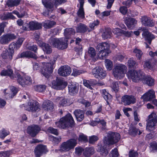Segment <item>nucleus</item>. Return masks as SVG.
Wrapping results in <instances>:
<instances>
[{
	"label": "nucleus",
	"mask_w": 157,
	"mask_h": 157,
	"mask_svg": "<svg viewBox=\"0 0 157 157\" xmlns=\"http://www.w3.org/2000/svg\"><path fill=\"white\" fill-rule=\"evenodd\" d=\"M74 121L71 115L68 113L65 116L61 118L58 122H56L55 124L57 127L64 129L69 126H72Z\"/></svg>",
	"instance_id": "1"
},
{
	"label": "nucleus",
	"mask_w": 157,
	"mask_h": 157,
	"mask_svg": "<svg viewBox=\"0 0 157 157\" xmlns=\"http://www.w3.org/2000/svg\"><path fill=\"white\" fill-rule=\"evenodd\" d=\"M127 70V67L125 65L119 63L115 66L113 69V74L115 78L121 79L124 77Z\"/></svg>",
	"instance_id": "2"
},
{
	"label": "nucleus",
	"mask_w": 157,
	"mask_h": 157,
	"mask_svg": "<svg viewBox=\"0 0 157 157\" xmlns=\"http://www.w3.org/2000/svg\"><path fill=\"white\" fill-rule=\"evenodd\" d=\"M67 40L65 38H52L50 40V44L53 47L61 50L67 47Z\"/></svg>",
	"instance_id": "3"
},
{
	"label": "nucleus",
	"mask_w": 157,
	"mask_h": 157,
	"mask_svg": "<svg viewBox=\"0 0 157 157\" xmlns=\"http://www.w3.org/2000/svg\"><path fill=\"white\" fill-rule=\"evenodd\" d=\"M145 74L140 71H129L127 73V75L129 80L133 82H137L142 81L144 77Z\"/></svg>",
	"instance_id": "4"
},
{
	"label": "nucleus",
	"mask_w": 157,
	"mask_h": 157,
	"mask_svg": "<svg viewBox=\"0 0 157 157\" xmlns=\"http://www.w3.org/2000/svg\"><path fill=\"white\" fill-rule=\"evenodd\" d=\"M120 139V135L118 133L109 132L107 134V137H105L103 141L105 144L112 145L118 142Z\"/></svg>",
	"instance_id": "5"
},
{
	"label": "nucleus",
	"mask_w": 157,
	"mask_h": 157,
	"mask_svg": "<svg viewBox=\"0 0 157 157\" xmlns=\"http://www.w3.org/2000/svg\"><path fill=\"white\" fill-rule=\"evenodd\" d=\"M77 137L75 138L71 139L63 142L60 146L59 150L66 152L73 149L77 144Z\"/></svg>",
	"instance_id": "6"
},
{
	"label": "nucleus",
	"mask_w": 157,
	"mask_h": 157,
	"mask_svg": "<svg viewBox=\"0 0 157 157\" xmlns=\"http://www.w3.org/2000/svg\"><path fill=\"white\" fill-rule=\"evenodd\" d=\"M54 59L51 60L49 63H43V67L41 71V74L46 78H48L50 77L49 74L52 72L54 69L53 66L55 63Z\"/></svg>",
	"instance_id": "7"
},
{
	"label": "nucleus",
	"mask_w": 157,
	"mask_h": 157,
	"mask_svg": "<svg viewBox=\"0 0 157 157\" xmlns=\"http://www.w3.org/2000/svg\"><path fill=\"white\" fill-rule=\"evenodd\" d=\"M39 103L36 101L30 100L25 105L24 104L20 105L21 108H24L25 110L32 112L38 111L40 110Z\"/></svg>",
	"instance_id": "8"
},
{
	"label": "nucleus",
	"mask_w": 157,
	"mask_h": 157,
	"mask_svg": "<svg viewBox=\"0 0 157 157\" xmlns=\"http://www.w3.org/2000/svg\"><path fill=\"white\" fill-rule=\"evenodd\" d=\"M147 122L146 127L147 130L151 132L154 130L157 124V114L154 112L152 113L148 116Z\"/></svg>",
	"instance_id": "9"
},
{
	"label": "nucleus",
	"mask_w": 157,
	"mask_h": 157,
	"mask_svg": "<svg viewBox=\"0 0 157 157\" xmlns=\"http://www.w3.org/2000/svg\"><path fill=\"white\" fill-rule=\"evenodd\" d=\"M16 75L18 82L22 86H25L31 84V78L29 76L25 75H21L20 74H17Z\"/></svg>",
	"instance_id": "10"
},
{
	"label": "nucleus",
	"mask_w": 157,
	"mask_h": 157,
	"mask_svg": "<svg viewBox=\"0 0 157 157\" xmlns=\"http://www.w3.org/2000/svg\"><path fill=\"white\" fill-rule=\"evenodd\" d=\"M42 25L41 24L36 21H31L29 24L25 23L22 26L23 29L24 30H37L41 28Z\"/></svg>",
	"instance_id": "11"
},
{
	"label": "nucleus",
	"mask_w": 157,
	"mask_h": 157,
	"mask_svg": "<svg viewBox=\"0 0 157 157\" xmlns=\"http://www.w3.org/2000/svg\"><path fill=\"white\" fill-rule=\"evenodd\" d=\"M34 35L36 39V40L37 44L40 46L42 47L44 52L47 54L51 53L52 52V49L51 47L48 44L44 43L42 41L40 40H37L40 37L39 33H35Z\"/></svg>",
	"instance_id": "12"
},
{
	"label": "nucleus",
	"mask_w": 157,
	"mask_h": 157,
	"mask_svg": "<svg viewBox=\"0 0 157 157\" xmlns=\"http://www.w3.org/2000/svg\"><path fill=\"white\" fill-rule=\"evenodd\" d=\"M67 82L63 80L57 78L52 82L51 87L54 89L61 90L67 86Z\"/></svg>",
	"instance_id": "13"
},
{
	"label": "nucleus",
	"mask_w": 157,
	"mask_h": 157,
	"mask_svg": "<svg viewBox=\"0 0 157 157\" xmlns=\"http://www.w3.org/2000/svg\"><path fill=\"white\" fill-rule=\"evenodd\" d=\"M16 38V36L13 33H7L3 35L0 37V43L6 44L11 40H14Z\"/></svg>",
	"instance_id": "14"
},
{
	"label": "nucleus",
	"mask_w": 157,
	"mask_h": 157,
	"mask_svg": "<svg viewBox=\"0 0 157 157\" xmlns=\"http://www.w3.org/2000/svg\"><path fill=\"white\" fill-rule=\"evenodd\" d=\"M14 53V50L10 49L9 46L8 48H4L1 56L2 58L4 59L11 60L13 59Z\"/></svg>",
	"instance_id": "15"
},
{
	"label": "nucleus",
	"mask_w": 157,
	"mask_h": 157,
	"mask_svg": "<svg viewBox=\"0 0 157 157\" xmlns=\"http://www.w3.org/2000/svg\"><path fill=\"white\" fill-rule=\"evenodd\" d=\"M71 68L68 66L64 65L58 69L59 74L62 76H67L69 75L71 71Z\"/></svg>",
	"instance_id": "16"
},
{
	"label": "nucleus",
	"mask_w": 157,
	"mask_h": 157,
	"mask_svg": "<svg viewBox=\"0 0 157 157\" xmlns=\"http://www.w3.org/2000/svg\"><path fill=\"white\" fill-rule=\"evenodd\" d=\"M36 156L40 157L43 154L48 152L46 147L44 145L40 144L37 145L35 148L34 151Z\"/></svg>",
	"instance_id": "17"
},
{
	"label": "nucleus",
	"mask_w": 157,
	"mask_h": 157,
	"mask_svg": "<svg viewBox=\"0 0 157 157\" xmlns=\"http://www.w3.org/2000/svg\"><path fill=\"white\" fill-rule=\"evenodd\" d=\"M136 101V98L132 96L125 95L121 98V102L124 105H129L131 104H134Z\"/></svg>",
	"instance_id": "18"
},
{
	"label": "nucleus",
	"mask_w": 157,
	"mask_h": 157,
	"mask_svg": "<svg viewBox=\"0 0 157 157\" xmlns=\"http://www.w3.org/2000/svg\"><path fill=\"white\" fill-rule=\"evenodd\" d=\"M17 89L13 86H11L10 89H5L4 91L7 99L9 98H12L17 93Z\"/></svg>",
	"instance_id": "19"
},
{
	"label": "nucleus",
	"mask_w": 157,
	"mask_h": 157,
	"mask_svg": "<svg viewBox=\"0 0 157 157\" xmlns=\"http://www.w3.org/2000/svg\"><path fill=\"white\" fill-rule=\"evenodd\" d=\"M155 97L154 91L152 90H150L141 96V98L144 101H148Z\"/></svg>",
	"instance_id": "20"
},
{
	"label": "nucleus",
	"mask_w": 157,
	"mask_h": 157,
	"mask_svg": "<svg viewBox=\"0 0 157 157\" xmlns=\"http://www.w3.org/2000/svg\"><path fill=\"white\" fill-rule=\"evenodd\" d=\"M40 130V128L38 126L35 125L28 127L27 129L28 133L33 137L36 136Z\"/></svg>",
	"instance_id": "21"
},
{
	"label": "nucleus",
	"mask_w": 157,
	"mask_h": 157,
	"mask_svg": "<svg viewBox=\"0 0 157 157\" xmlns=\"http://www.w3.org/2000/svg\"><path fill=\"white\" fill-rule=\"evenodd\" d=\"M79 5H78V9L77 12V15L79 18L84 19L85 18V12L83 8L84 0H79Z\"/></svg>",
	"instance_id": "22"
},
{
	"label": "nucleus",
	"mask_w": 157,
	"mask_h": 157,
	"mask_svg": "<svg viewBox=\"0 0 157 157\" xmlns=\"http://www.w3.org/2000/svg\"><path fill=\"white\" fill-rule=\"evenodd\" d=\"M125 24L127 27L130 29H133L137 24V21L134 18H126L124 20Z\"/></svg>",
	"instance_id": "23"
},
{
	"label": "nucleus",
	"mask_w": 157,
	"mask_h": 157,
	"mask_svg": "<svg viewBox=\"0 0 157 157\" xmlns=\"http://www.w3.org/2000/svg\"><path fill=\"white\" fill-rule=\"evenodd\" d=\"M57 102L59 103V105L60 106H64L70 105L71 103L68 99H65L63 97L57 98L56 99Z\"/></svg>",
	"instance_id": "24"
},
{
	"label": "nucleus",
	"mask_w": 157,
	"mask_h": 157,
	"mask_svg": "<svg viewBox=\"0 0 157 157\" xmlns=\"http://www.w3.org/2000/svg\"><path fill=\"white\" fill-rule=\"evenodd\" d=\"M141 21L142 24L145 26L151 27L154 26V23L152 20L146 16H144L142 17Z\"/></svg>",
	"instance_id": "25"
},
{
	"label": "nucleus",
	"mask_w": 157,
	"mask_h": 157,
	"mask_svg": "<svg viewBox=\"0 0 157 157\" xmlns=\"http://www.w3.org/2000/svg\"><path fill=\"white\" fill-rule=\"evenodd\" d=\"M24 57L31 58L35 59H36L37 58V57L36 54H34L33 52L30 51L23 52L21 53L20 55H18L17 56V58H20Z\"/></svg>",
	"instance_id": "26"
},
{
	"label": "nucleus",
	"mask_w": 157,
	"mask_h": 157,
	"mask_svg": "<svg viewBox=\"0 0 157 157\" xmlns=\"http://www.w3.org/2000/svg\"><path fill=\"white\" fill-rule=\"evenodd\" d=\"M142 82L149 86H151L154 84V79L150 76H146L144 74V77L143 78Z\"/></svg>",
	"instance_id": "27"
},
{
	"label": "nucleus",
	"mask_w": 157,
	"mask_h": 157,
	"mask_svg": "<svg viewBox=\"0 0 157 157\" xmlns=\"http://www.w3.org/2000/svg\"><path fill=\"white\" fill-rule=\"evenodd\" d=\"M42 108L46 111L51 110L53 108V103L50 101L46 100L43 103Z\"/></svg>",
	"instance_id": "28"
},
{
	"label": "nucleus",
	"mask_w": 157,
	"mask_h": 157,
	"mask_svg": "<svg viewBox=\"0 0 157 157\" xmlns=\"http://www.w3.org/2000/svg\"><path fill=\"white\" fill-rule=\"evenodd\" d=\"M75 115L78 121H81L84 118V113L80 109L76 110L74 112Z\"/></svg>",
	"instance_id": "29"
},
{
	"label": "nucleus",
	"mask_w": 157,
	"mask_h": 157,
	"mask_svg": "<svg viewBox=\"0 0 157 157\" xmlns=\"http://www.w3.org/2000/svg\"><path fill=\"white\" fill-rule=\"evenodd\" d=\"M142 35L144 37L146 40L148 41V43L150 44H151V40L155 38L154 35L147 31H144Z\"/></svg>",
	"instance_id": "30"
},
{
	"label": "nucleus",
	"mask_w": 157,
	"mask_h": 157,
	"mask_svg": "<svg viewBox=\"0 0 157 157\" xmlns=\"http://www.w3.org/2000/svg\"><path fill=\"white\" fill-rule=\"evenodd\" d=\"M42 3L44 6L47 9L52 11L55 9L53 3L51 0H42Z\"/></svg>",
	"instance_id": "31"
},
{
	"label": "nucleus",
	"mask_w": 157,
	"mask_h": 157,
	"mask_svg": "<svg viewBox=\"0 0 157 157\" xmlns=\"http://www.w3.org/2000/svg\"><path fill=\"white\" fill-rule=\"evenodd\" d=\"M75 33V31L72 28H66L65 29L64 34L66 39L70 38L72 36H73Z\"/></svg>",
	"instance_id": "32"
},
{
	"label": "nucleus",
	"mask_w": 157,
	"mask_h": 157,
	"mask_svg": "<svg viewBox=\"0 0 157 157\" xmlns=\"http://www.w3.org/2000/svg\"><path fill=\"white\" fill-rule=\"evenodd\" d=\"M110 45L106 42H103L99 43L97 46V49L98 51L105 50L109 49Z\"/></svg>",
	"instance_id": "33"
},
{
	"label": "nucleus",
	"mask_w": 157,
	"mask_h": 157,
	"mask_svg": "<svg viewBox=\"0 0 157 157\" xmlns=\"http://www.w3.org/2000/svg\"><path fill=\"white\" fill-rule=\"evenodd\" d=\"M98 52V56L99 58L101 59H103L106 57L108 56L109 54L110 53V51L109 49L100 51Z\"/></svg>",
	"instance_id": "34"
},
{
	"label": "nucleus",
	"mask_w": 157,
	"mask_h": 157,
	"mask_svg": "<svg viewBox=\"0 0 157 157\" xmlns=\"http://www.w3.org/2000/svg\"><path fill=\"white\" fill-rule=\"evenodd\" d=\"M69 94L73 95L76 94L78 91V87L75 84H71L68 86Z\"/></svg>",
	"instance_id": "35"
},
{
	"label": "nucleus",
	"mask_w": 157,
	"mask_h": 157,
	"mask_svg": "<svg viewBox=\"0 0 157 157\" xmlns=\"http://www.w3.org/2000/svg\"><path fill=\"white\" fill-rule=\"evenodd\" d=\"M1 75L2 76H9L11 78H13V72L10 68H9L7 70H2L1 72Z\"/></svg>",
	"instance_id": "36"
},
{
	"label": "nucleus",
	"mask_w": 157,
	"mask_h": 157,
	"mask_svg": "<svg viewBox=\"0 0 157 157\" xmlns=\"http://www.w3.org/2000/svg\"><path fill=\"white\" fill-rule=\"evenodd\" d=\"M87 28L86 26L84 24L80 23L78 24L76 28V31L78 33H84L86 32Z\"/></svg>",
	"instance_id": "37"
},
{
	"label": "nucleus",
	"mask_w": 157,
	"mask_h": 157,
	"mask_svg": "<svg viewBox=\"0 0 157 157\" xmlns=\"http://www.w3.org/2000/svg\"><path fill=\"white\" fill-rule=\"evenodd\" d=\"M83 84L85 86L90 89L92 90L93 88L92 86L94 85V81L92 79L90 80H84Z\"/></svg>",
	"instance_id": "38"
},
{
	"label": "nucleus",
	"mask_w": 157,
	"mask_h": 157,
	"mask_svg": "<svg viewBox=\"0 0 157 157\" xmlns=\"http://www.w3.org/2000/svg\"><path fill=\"white\" fill-rule=\"evenodd\" d=\"M112 34L111 30L110 29L108 28L105 29V31L102 34V37L105 40L110 38Z\"/></svg>",
	"instance_id": "39"
},
{
	"label": "nucleus",
	"mask_w": 157,
	"mask_h": 157,
	"mask_svg": "<svg viewBox=\"0 0 157 157\" xmlns=\"http://www.w3.org/2000/svg\"><path fill=\"white\" fill-rule=\"evenodd\" d=\"M0 18L2 20H6L8 19H14L15 17L10 13H4L3 15H0Z\"/></svg>",
	"instance_id": "40"
},
{
	"label": "nucleus",
	"mask_w": 157,
	"mask_h": 157,
	"mask_svg": "<svg viewBox=\"0 0 157 157\" xmlns=\"http://www.w3.org/2000/svg\"><path fill=\"white\" fill-rule=\"evenodd\" d=\"M101 92L102 96L106 101L111 99L112 98L111 95L109 94L105 89L101 90Z\"/></svg>",
	"instance_id": "41"
},
{
	"label": "nucleus",
	"mask_w": 157,
	"mask_h": 157,
	"mask_svg": "<svg viewBox=\"0 0 157 157\" xmlns=\"http://www.w3.org/2000/svg\"><path fill=\"white\" fill-rule=\"evenodd\" d=\"M94 153V150L93 147H86L83 153L86 156H89Z\"/></svg>",
	"instance_id": "42"
},
{
	"label": "nucleus",
	"mask_w": 157,
	"mask_h": 157,
	"mask_svg": "<svg viewBox=\"0 0 157 157\" xmlns=\"http://www.w3.org/2000/svg\"><path fill=\"white\" fill-rule=\"evenodd\" d=\"M56 24L55 22L49 20L45 21L43 24V26L45 28L49 29L52 27Z\"/></svg>",
	"instance_id": "43"
},
{
	"label": "nucleus",
	"mask_w": 157,
	"mask_h": 157,
	"mask_svg": "<svg viewBox=\"0 0 157 157\" xmlns=\"http://www.w3.org/2000/svg\"><path fill=\"white\" fill-rule=\"evenodd\" d=\"M87 54L91 58H94L96 55V52L95 49L93 47H89L88 49Z\"/></svg>",
	"instance_id": "44"
},
{
	"label": "nucleus",
	"mask_w": 157,
	"mask_h": 157,
	"mask_svg": "<svg viewBox=\"0 0 157 157\" xmlns=\"http://www.w3.org/2000/svg\"><path fill=\"white\" fill-rule=\"evenodd\" d=\"M119 82H113L110 85V87L115 92H117L119 90Z\"/></svg>",
	"instance_id": "45"
},
{
	"label": "nucleus",
	"mask_w": 157,
	"mask_h": 157,
	"mask_svg": "<svg viewBox=\"0 0 157 157\" xmlns=\"http://www.w3.org/2000/svg\"><path fill=\"white\" fill-rule=\"evenodd\" d=\"M105 62L107 70L109 71L111 70L113 66L112 62L109 59H106L105 60Z\"/></svg>",
	"instance_id": "46"
},
{
	"label": "nucleus",
	"mask_w": 157,
	"mask_h": 157,
	"mask_svg": "<svg viewBox=\"0 0 157 157\" xmlns=\"http://www.w3.org/2000/svg\"><path fill=\"white\" fill-rule=\"evenodd\" d=\"M98 151L100 152V154L103 156H105L108 153V151L104 147H101L99 146L98 147Z\"/></svg>",
	"instance_id": "47"
},
{
	"label": "nucleus",
	"mask_w": 157,
	"mask_h": 157,
	"mask_svg": "<svg viewBox=\"0 0 157 157\" xmlns=\"http://www.w3.org/2000/svg\"><path fill=\"white\" fill-rule=\"evenodd\" d=\"M34 88L36 91L38 92H41L45 90L46 86L44 85H37L35 86Z\"/></svg>",
	"instance_id": "48"
},
{
	"label": "nucleus",
	"mask_w": 157,
	"mask_h": 157,
	"mask_svg": "<svg viewBox=\"0 0 157 157\" xmlns=\"http://www.w3.org/2000/svg\"><path fill=\"white\" fill-rule=\"evenodd\" d=\"M9 134L10 132L8 130L3 128L0 131V137L1 138H4Z\"/></svg>",
	"instance_id": "49"
},
{
	"label": "nucleus",
	"mask_w": 157,
	"mask_h": 157,
	"mask_svg": "<svg viewBox=\"0 0 157 157\" xmlns=\"http://www.w3.org/2000/svg\"><path fill=\"white\" fill-rule=\"evenodd\" d=\"M101 69L102 68L99 67H97L94 68L92 72L93 75L95 77V75L96 74L98 75H99V73H103L101 72Z\"/></svg>",
	"instance_id": "50"
},
{
	"label": "nucleus",
	"mask_w": 157,
	"mask_h": 157,
	"mask_svg": "<svg viewBox=\"0 0 157 157\" xmlns=\"http://www.w3.org/2000/svg\"><path fill=\"white\" fill-rule=\"evenodd\" d=\"M133 52L135 54L136 57L139 59H140L143 54L142 52L140 50L136 48L134 49Z\"/></svg>",
	"instance_id": "51"
},
{
	"label": "nucleus",
	"mask_w": 157,
	"mask_h": 157,
	"mask_svg": "<svg viewBox=\"0 0 157 157\" xmlns=\"http://www.w3.org/2000/svg\"><path fill=\"white\" fill-rule=\"evenodd\" d=\"M21 46L20 44H18L17 42L16 43L12 42L9 45L10 48L11 49L13 50H14V49H18Z\"/></svg>",
	"instance_id": "52"
},
{
	"label": "nucleus",
	"mask_w": 157,
	"mask_h": 157,
	"mask_svg": "<svg viewBox=\"0 0 157 157\" xmlns=\"http://www.w3.org/2000/svg\"><path fill=\"white\" fill-rule=\"evenodd\" d=\"M101 72L103 73H99V75H95V78H98L103 79L104 78L106 75V71L104 70L102 68L101 69Z\"/></svg>",
	"instance_id": "53"
},
{
	"label": "nucleus",
	"mask_w": 157,
	"mask_h": 157,
	"mask_svg": "<svg viewBox=\"0 0 157 157\" xmlns=\"http://www.w3.org/2000/svg\"><path fill=\"white\" fill-rule=\"evenodd\" d=\"M66 2L67 0H54L53 2L55 8H56L59 6L64 3Z\"/></svg>",
	"instance_id": "54"
},
{
	"label": "nucleus",
	"mask_w": 157,
	"mask_h": 157,
	"mask_svg": "<svg viewBox=\"0 0 157 157\" xmlns=\"http://www.w3.org/2000/svg\"><path fill=\"white\" fill-rule=\"evenodd\" d=\"M119 153L117 148L112 150L109 154L110 157H117Z\"/></svg>",
	"instance_id": "55"
},
{
	"label": "nucleus",
	"mask_w": 157,
	"mask_h": 157,
	"mask_svg": "<svg viewBox=\"0 0 157 157\" xmlns=\"http://www.w3.org/2000/svg\"><path fill=\"white\" fill-rule=\"evenodd\" d=\"M78 139L80 142H86L88 141L87 136L83 134H81L79 135Z\"/></svg>",
	"instance_id": "56"
},
{
	"label": "nucleus",
	"mask_w": 157,
	"mask_h": 157,
	"mask_svg": "<svg viewBox=\"0 0 157 157\" xmlns=\"http://www.w3.org/2000/svg\"><path fill=\"white\" fill-rule=\"evenodd\" d=\"M110 11H104L100 14L98 16V17L102 19L105 17L108 16L110 15Z\"/></svg>",
	"instance_id": "57"
},
{
	"label": "nucleus",
	"mask_w": 157,
	"mask_h": 157,
	"mask_svg": "<svg viewBox=\"0 0 157 157\" xmlns=\"http://www.w3.org/2000/svg\"><path fill=\"white\" fill-rule=\"evenodd\" d=\"M84 72V71L81 70H73L72 72V75L74 76H77L78 75H80V74H83Z\"/></svg>",
	"instance_id": "58"
},
{
	"label": "nucleus",
	"mask_w": 157,
	"mask_h": 157,
	"mask_svg": "<svg viewBox=\"0 0 157 157\" xmlns=\"http://www.w3.org/2000/svg\"><path fill=\"white\" fill-rule=\"evenodd\" d=\"M144 67L145 68H147L149 69H151L153 67V65L151 63L150 61H147L144 63Z\"/></svg>",
	"instance_id": "59"
},
{
	"label": "nucleus",
	"mask_w": 157,
	"mask_h": 157,
	"mask_svg": "<svg viewBox=\"0 0 157 157\" xmlns=\"http://www.w3.org/2000/svg\"><path fill=\"white\" fill-rule=\"evenodd\" d=\"M98 137L95 136H92L89 137V142L90 144H93L98 140Z\"/></svg>",
	"instance_id": "60"
},
{
	"label": "nucleus",
	"mask_w": 157,
	"mask_h": 157,
	"mask_svg": "<svg viewBox=\"0 0 157 157\" xmlns=\"http://www.w3.org/2000/svg\"><path fill=\"white\" fill-rule=\"evenodd\" d=\"M138 130L136 128H132L130 129L129 133L130 134L135 136L138 133Z\"/></svg>",
	"instance_id": "61"
},
{
	"label": "nucleus",
	"mask_w": 157,
	"mask_h": 157,
	"mask_svg": "<svg viewBox=\"0 0 157 157\" xmlns=\"http://www.w3.org/2000/svg\"><path fill=\"white\" fill-rule=\"evenodd\" d=\"M136 64V62L133 60L132 59H130L128 60V65L130 67H133Z\"/></svg>",
	"instance_id": "62"
},
{
	"label": "nucleus",
	"mask_w": 157,
	"mask_h": 157,
	"mask_svg": "<svg viewBox=\"0 0 157 157\" xmlns=\"http://www.w3.org/2000/svg\"><path fill=\"white\" fill-rule=\"evenodd\" d=\"M83 151V149L81 147H78L75 148V153L78 155H80Z\"/></svg>",
	"instance_id": "63"
},
{
	"label": "nucleus",
	"mask_w": 157,
	"mask_h": 157,
	"mask_svg": "<svg viewBox=\"0 0 157 157\" xmlns=\"http://www.w3.org/2000/svg\"><path fill=\"white\" fill-rule=\"evenodd\" d=\"M138 153L134 150L130 151L129 153V157H137Z\"/></svg>",
	"instance_id": "64"
}]
</instances>
